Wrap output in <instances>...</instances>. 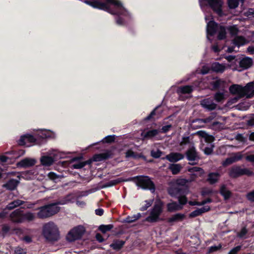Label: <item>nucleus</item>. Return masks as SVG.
I'll return each instance as SVG.
<instances>
[{"mask_svg": "<svg viewBox=\"0 0 254 254\" xmlns=\"http://www.w3.org/2000/svg\"><path fill=\"white\" fill-rule=\"evenodd\" d=\"M163 205V203L161 201H156L150 211V215L146 218V220L150 222L157 221L162 212Z\"/></svg>", "mask_w": 254, "mask_h": 254, "instance_id": "obj_8", "label": "nucleus"}, {"mask_svg": "<svg viewBox=\"0 0 254 254\" xmlns=\"http://www.w3.org/2000/svg\"><path fill=\"white\" fill-rule=\"evenodd\" d=\"M193 144V143L190 141V139L189 137H183L181 142L180 145L183 146L184 145H188L189 148L190 147V145Z\"/></svg>", "mask_w": 254, "mask_h": 254, "instance_id": "obj_41", "label": "nucleus"}, {"mask_svg": "<svg viewBox=\"0 0 254 254\" xmlns=\"http://www.w3.org/2000/svg\"><path fill=\"white\" fill-rule=\"evenodd\" d=\"M247 198L252 201H254V190L247 194Z\"/></svg>", "mask_w": 254, "mask_h": 254, "instance_id": "obj_64", "label": "nucleus"}, {"mask_svg": "<svg viewBox=\"0 0 254 254\" xmlns=\"http://www.w3.org/2000/svg\"><path fill=\"white\" fill-rule=\"evenodd\" d=\"M125 242L121 240H117L114 241L110 245V247L114 250H119L124 246Z\"/></svg>", "mask_w": 254, "mask_h": 254, "instance_id": "obj_33", "label": "nucleus"}, {"mask_svg": "<svg viewBox=\"0 0 254 254\" xmlns=\"http://www.w3.org/2000/svg\"><path fill=\"white\" fill-rule=\"evenodd\" d=\"M182 189L173 182L170 183V187L168 189L169 193L172 196H179L182 193Z\"/></svg>", "mask_w": 254, "mask_h": 254, "instance_id": "obj_19", "label": "nucleus"}, {"mask_svg": "<svg viewBox=\"0 0 254 254\" xmlns=\"http://www.w3.org/2000/svg\"><path fill=\"white\" fill-rule=\"evenodd\" d=\"M74 201V197L72 194H68L64 198L58 201L55 203L45 205L49 217L58 213L60 210V207L57 206L58 204L64 205Z\"/></svg>", "mask_w": 254, "mask_h": 254, "instance_id": "obj_5", "label": "nucleus"}, {"mask_svg": "<svg viewBox=\"0 0 254 254\" xmlns=\"http://www.w3.org/2000/svg\"><path fill=\"white\" fill-rule=\"evenodd\" d=\"M222 246L221 244H219L218 246H213L209 248L208 253H211L214 252H216L221 249Z\"/></svg>", "mask_w": 254, "mask_h": 254, "instance_id": "obj_48", "label": "nucleus"}, {"mask_svg": "<svg viewBox=\"0 0 254 254\" xmlns=\"http://www.w3.org/2000/svg\"><path fill=\"white\" fill-rule=\"evenodd\" d=\"M220 192L225 199H227L231 196V191L225 186H222L221 187Z\"/></svg>", "mask_w": 254, "mask_h": 254, "instance_id": "obj_31", "label": "nucleus"}, {"mask_svg": "<svg viewBox=\"0 0 254 254\" xmlns=\"http://www.w3.org/2000/svg\"><path fill=\"white\" fill-rule=\"evenodd\" d=\"M10 217L13 222L22 223L23 222V211L19 209H16L10 214Z\"/></svg>", "mask_w": 254, "mask_h": 254, "instance_id": "obj_17", "label": "nucleus"}, {"mask_svg": "<svg viewBox=\"0 0 254 254\" xmlns=\"http://www.w3.org/2000/svg\"><path fill=\"white\" fill-rule=\"evenodd\" d=\"M211 68L213 71L216 72H223L225 69V66L218 63H215L212 64Z\"/></svg>", "mask_w": 254, "mask_h": 254, "instance_id": "obj_29", "label": "nucleus"}, {"mask_svg": "<svg viewBox=\"0 0 254 254\" xmlns=\"http://www.w3.org/2000/svg\"><path fill=\"white\" fill-rule=\"evenodd\" d=\"M182 168V166L179 164H173L170 165L169 166V169L171 171L172 174L174 175L178 174L180 172Z\"/></svg>", "mask_w": 254, "mask_h": 254, "instance_id": "obj_32", "label": "nucleus"}, {"mask_svg": "<svg viewBox=\"0 0 254 254\" xmlns=\"http://www.w3.org/2000/svg\"><path fill=\"white\" fill-rule=\"evenodd\" d=\"M86 163L84 162H78L72 165L74 169H81L85 166Z\"/></svg>", "mask_w": 254, "mask_h": 254, "instance_id": "obj_55", "label": "nucleus"}, {"mask_svg": "<svg viewBox=\"0 0 254 254\" xmlns=\"http://www.w3.org/2000/svg\"><path fill=\"white\" fill-rule=\"evenodd\" d=\"M209 209H210L209 206H207V205L197 209V210L198 211V213L200 215L206 212H207L209 210Z\"/></svg>", "mask_w": 254, "mask_h": 254, "instance_id": "obj_52", "label": "nucleus"}, {"mask_svg": "<svg viewBox=\"0 0 254 254\" xmlns=\"http://www.w3.org/2000/svg\"><path fill=\"white\" fill-rule=\"evenodd\" d=\"M26 253V252L24 249L18 247L15 249L14 254H25Z\"/></svg>", "mask_w": 254, "mask_h": 254, "instance_id": "obj_62", "label": "nucleus"}, {"mask_svg": "<svg viewBox=\"0 0 254 254\" xmlns=\"http://www.w3.org/2000/svg\"><path fill=\"white\" fill-rule=\"evenodd\" d=\"M194 179V177H193V178L191 179H186L184 178H180L176 180L175 181H173V182L175 184V185H176L177 186H179L180 187H182L183 186H185L187 183L191 182Z\"/></svg>", "mask_w": 254, "mask_h": 254, "instance_id": "obj_28", "label": "nucleus"}, {"mask_svg": "<svg viewBox=\"0 0 254 254\" xmlns=\"http://www.w3.org/2000/svg\"><path fill=\"white\" fill-rule=\"evenodd\" d=\"M231 156L232 158L233 161L234 162H237L241 160L242 158H243V155L241 152H238L233 154Z\"/></svg>", "mask_w": 254, "mask_h": 254, "instance_id": "obj_46", "label": "nucleus"}, {"mask_svg": "<svg viewBox=\"0 0 254 254\" xmlns=\"http://www.w3.org/2000/svg\"><path fill=\"white\" fill-rule=\"evenodd\" d=\"M200 105L204 109L211 111L214 110L216 108V104L214 102L213 99L208 98L202 100L200 101Z\"/></svg>", "mask_w": 254, "mask_h": 254, "instance_id": "obj_14", "label": "nucleus"}, {"mask_svg": "<svg viewBox=\"0 0 254 254\" xmlns=\"http://www.w3.org/2000/svg\"><path fill=\"white\" fill-rule=\"evenodd\" d=\"M199 5L203 11L209 5L219 15L221 16L222 12L221 7L223 1L221 0H199Z\"/></svg>", "mask_w": 254, "mask_h": 254, "instance_id": "obj_6", "label": "nucleus"}, {"mask_svg": "<svg viewBox=\"0 0 254 254\" xmlns=\"http://www.w3.org/2000/svg\"><path fill=\"white\" fill-rule=\"evenodd\" d=\"M159 132V130L156 129L148 130H144L141 133V136L143 139H152L157 135Z\"/></svg>", "mask_w": 254, "mask_h": 254, "instance_id": "obj_21", "label": "nucleus"}, {"mask_svg": "<svg viewBox=\"0 0 254 254\" xmlns=\"http://www.w3.org/2000/svg\"><path fill=\"white\" fill-rule=\"evenodd\" d=\"M253 64V60L248 57H245L242 59L239 62L240 67L243 69H247L250 67Z\"/></svg>", "mask_w": 254, "mask_h": 254, "instance_id": "obj_23", "label": "nucleus"}, {"mask_svg": "<svg viewBox=\"0 0 254 254\" xmlns=\"http://www.w3.org/2000/svg\"><path fill=\"white\" fill-rule=\"evenodd\" d=\"M38 139L54 138L56 137L54 132L50 130L44 129H36V133L34 134Z\"/></svg>", "mask_w": 254, "mask_h": 254, "instance_id": "obj_13", "label": "nucleus"}, {"mask_svg": "<svg viewBox=\"0 0 254 254\" xmlns=\"http://www.w3.org/2000/svg\"><path fill=\"white\" fill-rule=\"evenodd\" d=\"M228 30L230 32V34L232 35H236L238 32V29L235 26H230L228 28Z\"/></svg>", "mask_w": 254, "mask_h": 254, "instance_id": "obj_57", "label": "nucleus"}, {"mask_svg": "<svg viewBox=\"0 0 254 254\" xmlns=\"http://www.w3.org/2000/svg\"><path fill=\"white\" fill-rule=\"evenodd\" d=\"M35 218L34 214L31 212L23 213V222L24 221H30L33 220Z\"/></svg>", "mask_w": 254, "mask_h": 254, "instance_id": "obj_40", "label": "nucleus"}, {"mask_svg": "<svg viewBox=\"0 0 254 254\" xmlns=\"http://www.w3.org/2000/svg\"><path fill=\"white\" fill-rule=\"evenodd\" d=\"M145 204L142 206L140 209L141 211L146 210L149 207H150L153 202L152 200H146L145 201Z\"/></svg>", "mask_w": 254, "mask_h": 254, "instance_id": "obj_49", "label": "nucleus"}, {"mask_svg": "<svg viewBox=\"0 0 254 254\" xmlns=\"http://www.w3.org/2000/svg\"><path fill=\"white\" fill-rule=\"evenodd\" d=\"M214 98L216 101L221 102L224 99V93L222 92H218L215 94Z\"/></svg>", "mask_w": 254, "mask_h": 254, "instance_id": "obj_47", "label": "nucleus"}, {"mask_svg": "<svg viewBox=\"0 0 254 254\" xmlns=\"http://www.w3.org/2000/svg\"><path fill=\"white\" fill-rule=\"evenodd\" d=\"M233 163H234V162L233 161V159L231 156H230V157L227 158L223 162L222 165L224 166H227Z\"/></svg>", "mask_w": 254, "mask_h": 254, "instance_id": "obj_56", "label": "nucleus"}, {"mask_svg": "<svg viewBox=\"0 0 254 254\" xmlns=\"http://www.w3.org/2000/svg\"><path fill=\"white\" fill-rule=\"evenodd\" d=\"M48 177L51 180H53L55 182L57 181L58 180L60 179L61 178H62L63 177L62 176L59 175H57L56 173H55L54 172H50L48 174Z\"/></svg>", "mask_w": 254, "mask_h": 254, "instance_id": "obj_42", "label": "nucleus"}, {"mask_svg": "<svg viewBox=\"0 0 254 254\" xmlns=\"http://www.w3.org/2000/svg\"><path fill=\"white\" fill-rule=\"evenodd\" d=\"M209 209H210L209 206H207V205L197 209V210L198 211V213L200 215L206 212H207L209 210Z\"/></svg>", "mask_w": 254, "mask_h": 254, "instance_id": "obj_54", "label": "nucleus"}, {"mask_svg": "<svg viewBox=\"0 0 254 254\" xmlns=\"http://www.w3.org/2000/svg\"><path fill=\"white\" fill-rule=\"evenodd\" d=\"M186 156L190 161L198 160L199 157L194 147V144L190 145V147L186 152Z\"/></svg>", "mask_w": 254, "mask_h": 254, "instance_id": "obj_15", "label": "nucleus"}, {"mask_svg": "<svg viewBox=\"0 0 254 254\" xmlns=\"http://www.w3.org/2000/svg\"><path fill=\"white\" fill-rule=\"evenodd\" d=\"M185 217V215L182 213H176L168 218L167 222L170 225H174L179 222L183 221Z\"/></svg>", "mask_w": 254, "mask_h": 254, "instance_id": "obj_20", "label": "nucleus"}, {"mask_svg": "<svg viewBox=\"0 0 254 254\" xmlns=\"http://www.w3.org/2000/svg\"><path fill=\"white\" fill-rule=\"evenodd\" d=\"M214 146L211 144H209L208 146H204V145H202L201 146V149L204 151V153L207 155H209L211 153L213 150V148Z\"/></svg>", "mask_w": 254, "mask_h": 254, "instance_id": "obj_39", "label": "nucleus"}, {"mask_svg": "<svg viewBox=\"0 0 254 254\" xmlns=\"http://www.w3.org/2000/svg\"><path fill=\"white\" fill-rule=\"evenodd\" d=\"M141 217L140 213L133 215L132 216H128L124 220V222L131 223L138 219Z\"/></svg>", "mask_w": 254, "mask_h": 254, "instance_id": "obj_36", "label": "nucleus"}, {"mask_svg": "<svg viewBox=\"0 0 254 254\" xmlns=\"http://www.w3.org/2000/svg\"><path fill=\"white\" fill-rule=\"evenodd\" d=\"M179 198V204L181 205L182 206L187 202V199L185 196H178Z\"/></svg>", "mask_w": 254, "mask_h": 254, "instance_id": "obj_58", "label": "nucleus"}, {"mask_svg": "<svg viewBox=\"0 0 254 254\" xmlns=\"http://www.w3.org/2000/svg\"><path fill=\"white\" fill-rule=\"evenodd\" d=\"M113 228L112 225H102L100 226L99 229L103 233H105L106 232L110 231Z\"/></svg>", "mask_w": 254, "mask_h": 254, "instance_id": "obj_43", "label": "nucleus"}, {"mask_svg": "<svg viewBox=\"0 0 254 254\" xmlns=\"http://www.w3.org/2000/svg\"><path fill=\"white\" fill-rule=\"evenodd\" d=\"M36 133V129H34L31 133H27L20 136L19 139L17 141L20 145H26L31 146L34 145L38 144V138L34 134Z\"/></svg>", "mask_w": 254, "mask_h": 254, "instance_id": "obj_7", "label": "nucleus"}, {"mask_svg": "<svg viewBox=\"0 0 254 254\" xmlns=\"http://www.w3.org/2000/svg\"><path fill=\"white\" fill-rule=\"evenodd\" d=\"M210 83L213 86L214 89H217L221 87L223 84V81L219 79H213Z\"/></svg>", "mask_w": 254, "mask_h": 254, "instance_id": "obj_38", "label": "nucleus"}, {"mask_svg": "<svg viewBox=\"0 0 254 254\" xmlns=\"http://www.w3.org/2000/svg\"><path fill=\"white\" fill-rule=\"evenodd\" d=\"M85 228L82 226H78L71 230L66 236V239L69 242H73L80 239L84 233Z\"/></svg>", "mask_w": 254, "mask_h": 254, "instance_id": "obj_10", "label": "nucleus"}, {"mask_svg": "<svg viewBox=\"0 0 254 254\" xmlns=\"http://www.w3.org/2000/svg\"><path fill=\"white\" fill-rule=\"evenodd\" d=\"M202 82H205L204 81H199L198 84H194V85H186V86H182L178 87L176 92L178 95L180 96H182L183 95H190L191 92L193 90L194 88L196 87H198L200 88H202L201 85Z\"/></svg>", "mask_w": 254, "mask_h": 254, "instance_id": "obj_12", "label": "nucleus"}, {"mask_svg": "<svg viewBox=\"0 0 254 254\" xmlns=\"http://www.w3.org/2000/svg\"><path fill=\"white\" fill-rule=\"evenodd\" d=\"M63 157V153L54 149H51L41 157L40 161L44 167H50L58 159Z\"/></svg>", "mask_w": 254, "mask_h": 254, "instance_id": "obj_3", "label": "nucleus"}, {"mask_svg": "<svg viewBox=\"0 0 254 254\" xmlns=\"http://www.w3.org/2000/svg\"><path fill=\"white\" fill-rule=\"evenodd\" d=\"M240 98H241V97L237 96V97L230 99L227 102L228 106H230L232 104L236 103Z\"/></svg>", "mask_w": 254, "mask_h": 254, "instance_id": "obj_59", "label": "nucleus"}, {"mask_svg": "<svg viewBox=\"0 0 254 254\" xmlns=\"http://www.w3.org/2000/svg\"><path fill=\"white\" fill-rule=\"evenodd\" d=\"M220 177V174L217 172H212L210 173L208 175V178L207 179V181L210 184H214L216 183Z\"/></svg>", "mask_w": 254, "mask_h": 254, "instance_id": "obj_24", "label": "nucleus"}, {"mask_svg": "<svg viewBox=\"0 0 254 254\" xmlns=\"http://www.w3.org/2000/svg\"><path fill=\"white\" fill-rule=\"evenodd\" d=\"M39 209L40 211L37 213V216L39 218H45L49 217L45 206L40 207Z\"/></svg>", "mask_w": 254, "mask_h": 254, "instance_id": "obj_34", "label": "nucleus"}, {"mask_svg": "<svg viewBox=\"0 0 254 254\" xmlns=\"http://www.w3.org/2000/svg\"><path fill=\"white\" fill-rule=\"evenodd\" d=\"M247 42L245 38L242 36H237L233 40V44L238 48L245 45Z\"/></svg>", "mask_w": 254, "mask_h": 254, "instance_id": "obj_27", "label": "nucleus"}, {"mask_svg": "<svg viewBox=\"0 0 254 254\" xmlns=\"http://www.w3.org/2000/svg\"><path fill=\"white\" fill-rule=\"evenodd\" d=\"M37 160L34 158H25L17 163V166L20 167L28 168L32 167L36 163Z\"/></svg>", "mask_w": 254, "mask_h": 254, "instance_id": "obj_16", "label": "nucleus"}, {"mask_svg": "<svg viewBox=\"0 0 254 254\" xmlns=\"http://www.w3.org/2000/svg\"><path fill=\"white\" fill-rule=\"evenodd\" d=\"M205 19L207 23L206 32L207 38L211 41L210 37L214 35L216 32L218 33V39L222 40L225 38L226 31L225 27L218 25L216 22L212 20L211 15H206L205 13Z\"/></svg>", "mask_w": 254, "mask_h": 254, "instance_id": "obj_1", "label": "nucleus"}, {"mask_svg": "<svg viewBox=\"0 0 254 254\" xmlns=\"http://www.w3.org/2000/svg\"><path fill=\"white\" fill-rule=\"evenodd\" d=\"M120 182V181H119V179L111 180V181L105 183L103 185V188H108V187L114 186L116 185V184H118Z\"/></svg>", "mask_w": 254, "mask_h": 254, "instance_id": "obj_45", "label": "nucleus"}, {"mask_svg": "<svg viewBox=\"0 0 254 254\" xmlns=\"http://www.w3.org/2000/svg\"><path fill=\"white\" fill-rule=\"evenodd\" d=\"M166 159L171 162H176L184 158V155L180 153L173 152L166 155Z\"/></svg>", "mask_w": 254, "mask_h": 254, "instance_id": "obj_22", "label": "nucleus"}, {"mask_svg": "<svg viewBox=\"0 0 254 254\" xmlns=\"http://www.w3.org/2000/svg\"><path fill=\"white\" fill-rule=\"evenodd\" d=\"M247 230L245 227L242 229L241 231L238 233V235L240 238H243L247 233Z\"/></svg>", "mask_w": 254, "mask_h": 254, "instance_id": "obj_63", "label": "nucleus"}, {"mask_svg": "<svg viewBox=\"0 0 254 254\" xmlns=\"http://www.w3.org/2000/svg\"><path fill=\"white\" fill-rule=\"evenodd\" d=\"M136 185L143 189L154 191L155 187L150 179L147 176H139L136 178Z\"/></svg>", "mask_w": 254, "mask_h": 254, "instance_id": "obj_9", "label": "nucleus"}, {"mask_svg": "<svg viewBox=\"0 0 254 254\" xmlns=\"http://www.w3.org/2000/svg\"><path fill=\"white\" fill-rule=\"evenodd\" d=\"M115 137V135H108L105 137L101 141L104 143H111L114 141Z\"/></svg>", "mask_w": 254, "mask_h": 254, "instance_id": "obj_44", "label": "nucleus"}, {"mask_svg": "<svg viewBox=\"0 0 254 254\" xmlns=\"http://www.w3.org/2000/svg\"><path fill=\"white\" fill-rule=\"evenodd\" d=\"M19 180L10 179L7 181L3 187L9 190H14L19 184Z\"/></svg>", "mask_w": 254, "mask_h": 254, "instance_id": "obj_25", "label": "nucleus"}, {"mask_svg": "<svg viewBox=\"0 0 254 254\" xmlns=\"http://www.w3.org/2000/svg\"><path fill=\"white\" fill-rule=\"evenodd\" d=\"M209 209H210L209 206H207V205L197 209V210L198 211V213L200 215L206 212H207L209 210Z\"/></svg>", "mask_w": 254, "mask_h": 254, "instance_id": "obj_53", "label": "nucleus"}, {"mask_svg": "<svg viewBox=\"0 0 254 254\" xmlns=\"http://www.w3.org/2000/svg\"><path fill=\"white\" fill-rule=\"evenodd\" d=\"M151 156L154 158H159L162 155V152L159 150H152L151 152Z\"/></svg>", "mask_w": 254, "mask_h": 254, "instance_id": "obj_50", "label": "nucleus"}, {"mask_svg": "<svg viewBox=\"0 0 254 254\" xmlns=\"http://www.w3.org/2000/svg\"><path fill=\"white\" fill-rule=\"evenodd\" d=\"M196 134L201 138L200 141L202 143L203 142L210 143L214 140V138L212 135H209L206 132L202 130L197 131Z\"/></svg>", "mask_w": 254, "mask_h": 254, "instance_id": "obj_18", "label": "nucleus"}, {"mask_svg": "<svg viewBox=\"0 0 254 254\" xmlns=\"http://www.w3.org/2000/svg\"><path fill=\"white\" fill-rule=\"evenodd\" d=\"M109 157L108 153H100L95 155L93 157L94 161H101L108 158Z\"/></svg>", "mask_w": 254, "mask_h": 254, "instance_id": "obj_35", "label": "nucleus"}, {"mask_svg": "<svg viewBox=\"0 0 254 254\" xmlns=\"http://www.w3.org/2000/svg\"><path fill=\"white\" fill-rule=\"evenodd\" d=\"M21 176L22 178L27 180H32L35 177V172L33 170L23 172L21 174Z\"/></svg>", "mask_w": 254, "mask_h": 254, "instance_id": "obj_30", "label": "nucleus"}, {"mask_svg": "<svg viewBox=\"0 0 254 254\" xmlns=\"http://www.w3.org/2000/svg\"><path fill=\"white\" fill-rule=\"evenodd\" d=\"M252 83H248L245 86L239 84H233L229 87L230 92L239 97L249 98L254 96V88L251 86Z\"/></svg>", "mask_w": 254, "mask_h": 254, "instance_id": "obj_2", "label": "nucleus"}, {"mask_svg": "<svg viewBox=\"0 0 254 254\" xmlns=\"http://www.w3.org/2000/svg\"><path fill=\"white\" fill-rule=\"evenodd\" d=\"M209 209H210L209 206H207V205L197 209V210L198 211V213L200 215L206 212H207L209 210Z\"/></svg>", "mask_w": 254, "mask_h": 254, "instance_id": "obj_51", "label": "nucleus"}, {"mask_svg": "<svg viewBox=\"0 0 254 254\" xmlns=\"http://www.w3.org/2000/svg\"><path fill=\"white\" fill-rule=\"evenodd\" d=\"M167 208L169 212H174L181 210L183 206L176 202H172L167 204Z\"/></svg>", "mask_w": 254, "mask_h": 254, "instance_id": "obj_26", "label": "nucleus"}, {"mask_svg": "<svg viewBox=\"0 0 254 254\" xmlns=\"http://www.w3.org/2000/svg\"><path fill=\"white\" fill-rule=\"evenodd\" d=\"M241 249V246H238L232 249L228 254H237Z\"/></svg>", "mask_w": 254, "mask_h": 254, "instance_id": "obj_60", "label": "nucleus"}, {"mask_svg": "<svg viewBox=\"0 0 254 254\" xmlns=\"http://www.w3.org/2000/svg\"><path fill=\"white\" fill-rule=\"evenodd\" d=\"M244 0H228V4L230 8L234 9L237 7L239 2H243Z\"/></svg>", "mask_w": 254, "mask_h": 254, "instance_id": "obj_37", "label": "nucleus"}, {"mask_svg": "<svg viewBox=\"0 0 254 254\" xmlns=\"http://www.w3.org/2000/svg\"><path fill=\"white\" fill-rule=\"evenodd\" d=\"M43 234L48 241H55L59 238L58 228L52 222H49L43 227Z\"/></svg>", "mask_w": 254, "mask_h": 254, "instance_id": "obj_4", "label": "nucleus"}, {"mask_svg": "<svg viewBox=\"0 0 254 254\" xmlns=\"http://www.w3.org/2000/svg\"><path fill=\"white\" fill-rule=\"evenodd\" d=\"M237 108L239 109V110H247L248 108H249V106L248 104L246 105L245 103H241V104H239L237 106Z\"/></svg>", "mask_w": 254, "mask_h": 254, "instance_id": "obj_61", "label": "nucleus"}, {"mask_svg": "<svg viewBox=\"0 0 254 254\" xmlns=\"http://www.w3.org/2000/svg\"><path fill=\"white\" fill-rule=\"evenodd\" d=\"M252 172L247 168H242L239 166H234L230 170L229 175L232 178H237L243 175H251Z\"/></svg>", "mask_w": 254, "mask_h": 254, "instance_id": "obj_11", "label": "nucleus"}]
</instances>
